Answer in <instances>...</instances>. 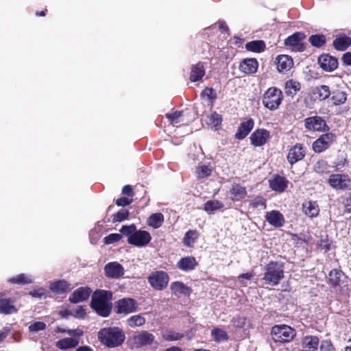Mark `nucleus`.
Wrapping results in <instances>:
<instances>
[{
    "instance_id": "obj_1",
    "label": "nucleus",
    "mask_w": 351,
    "mask_h": 351,
    "mask_svg": "<svg viewBox=\"0 0 351 351\" xmlns=\"http://www.w3.org/2000/svg\"><path fill=\"white\" fill-rule=\"evenodd\" d=\"M112 297L111 291L97 289L92 294L90 306L98 315L107 317L112 312Z\"/></svg>"
},
{
    "instance_id": "obj_2",
    "label": "nucleus",
    "mask_w": 351,
    "mask_h": 351,
    "mask_svg": "<svg viewBox=\"0 0 351 351\" xmlns=\"http://www.w3.org/2000/svg\"><path fill=\"white\" fill-rule=\"evenodd\" d=\"M285 278V263L278 261H270L264 267V274L261 279L264 284L277 286Z\"/></svg>"
},
{
    "instance_id": "obj_3",
    "label": "nucleus",
    "mask_w": 351,
    "mask_h": 351,
    "mask_svg": "<svg viewBox=\"0 0 351 351\" xmlns=\"http://www.w3.org/2000/svg\"><path fill=\"white\" fill-rule=\"evenodd\" d=\"M98 339L108 348H116L122 345L125 336L123 331L118 327L101 328L97 335Z\"/></svg>"
},
{
    "instance_id": "obj_4",
    "label": "nucleus",
    "mask_w": 351,
    "mask_h": 351,
    "mask_svg": "<svg viewBox=\"0 0 351 351\" xmlns=\"http://www.w3.org/2000/svg\"><path fill=\"white\" fill-rule=\"evenodd\" d=\"M271 335L276 343H289L296 336V331L286 324L275 325L271 328Z\"/></svg>"
},
{
    "instance_id": "obj_5",
    "label": "nucleus",
    "mask_w": 351,
    "mask_h": 351,
    "mask_svg": "<svg viewBox=\"0 0 351 351\" xmlns=\"http://www.w3.org/2000/svg\"><path fill=\"white\" fill-rule=\"evenodd\" d=\"M283 99L282 93L280 89L276 87L269 88L263 96V104L270 110L278 108Z\"/></svg>"
},
{
    "instance_id": "obj_6",
    "label": "nucleus",
    "mask_w": 351,
    "mask_h": 351,
    "mask_svg": "<svg viewBox=\"0 0 351 351\" xmlns=\"http://www.w3.org/2000/svg\"><path fill=\"white\" fill-rule=\"evenodd\" d=\"M328 184L336 191L351 190V178L348 174H330L328 179Z\"/></svg>"
},
{
    "instance_id": "obj_7",
    "label": "nucleus",
    "mask_w": 351,
    "mask_h": 351,
    "mask_svg": "<svg viewBox=\"0 0 351 351\" xmlns=\"http://www.w3.org/2000/svg\"><path fill=\"white\" fill-rule=\"evenodd\" d=\"M147 280L154 290L162 291L167 287L169 277L165 271H156L149 275Z\"/></svg>"
},
{
    "instance_id": "obj_8",
    "label": "nucleus",
    "mask_w": 351,
    "mask_h": 351,
    "mask_svg": "<svg viewBox=\"0 0 351 351\" xmlns=\"http://www.w3.org/2000/svg\"><path fill=\"white\" fill-rule=\"evenodd\" d=\"M138 310V302L131 298L118 300L114 303V311L117 314L128 315Z\"/></svg>"
},
{
    "instance_id": "obj_9",
    "label": "nucleus",
    "mask_w": 351,
    "mask_h": 351,
    "mask_svg": "<svg viewBox=\"0 0 351 351\" xmlns=\"http://www.w3.org/2000/svg\"><path fill=\"white\" fill-rule=\"evenodd\" d=\"M336 134L332 132L323 134L313 143V150L315 153H322L328 149L336 141Z\"/></svg>"
},
{
    "instance_id": "obj_10",
    "label": "nucleus",
    "mask_w": 351,
    "mask_h": 351,
    "mask_svg": "<svg viewBox=\"0 0 351 351\" xmlns=\"http://www.w3.org/2000/svg\"><path fill=\"white\" fill-rule=\"evenodd\" d=\"M305 38L306 36L304 33L295 32L285 39V45L291 47L292 51H303L306 48L304 43Z\"/></svg>"
},
{
    "instance_id": "obj_11",
    "label": "nucleus",
    "mask_w": 351,
    "mask_h": 351,
    "mask_svg": "<svg viewBox=\"0 0 351 351\" xmlns=\"http://www.w3.org/2000/svg\"><path fill=\"white\" fill-rule=\"evenodd\" d=\"M306 149L302 143H296L289 149L287 159L291 165L302 160L306 156Z\"/></svg>"
},
{
    "instance_id": "obj_12",
    "label": "nucleus",
    "mask_w": 351,
    "mask_h": 351,
    "mask_svg": "<svg viewBox=\"0 0 351 351\" xmlns=\"http://www.w3.org/2000/svg\"><path fill=\"white\" fill-rule=\"evenodd\" d=\"M152 240V237L146 230H136L135 232L128 238V243L137 247H143L147 245Z\"/></svg>"
},
{
    "instance_id": "obj_13",
    "label": "nucleus",
    "mask_w": 351,
    "mask_h": 351,
    "mask_svg": "<svg viewBox=\"0 0 351 351\" xmlns=\"http://www.w3.org/2000/svg\"><path fill=\"white\" fill-rule=\"evenodd\" d=\"M132 339L136 348H142L151 345L154 341L155 337L147 330H142L136 332Z\"/></svg>"
},
{
    "instance_id": "obj_14",
    "label": "nucleus",
    "mask_w": 351,
    "mask_h": 351,
    "mask_svg": "<svg viewBox=\"0 0 351 351\" xmlns=\"http://www.w3.org/2000/svg\"><path fill=\"white\" fill-rule=\"evenodd\" d=\"M304 125L306 129L313 131H325L329 129L325 120L318 116L306 118L304 120Z\"/></svg>"
},
{
    "instance_id": "obj_15",
    "label": "nucleus",
    "mask_w": 351,
    "mask_h": 351,
    "mask_svg": "<svg viewBox=\"0 0 351 351\" xmlns=\"http://www.w3.org/2000/svg\"><path fill=\"white\" fill-rule=\"evenodd\" d=\"M92 293V289L88 287H81L76 289L69 296V301L72 304H77L87 300Z\"/></svg>"
},
{
    "instance_id": "obj_16",
    "label": "nucleus",
    "mask_w": 351,
    "mask_h": 351,
    "mask_svg": "<svg viewBox=\"0 0 351 351\" xmlns=\"http://www.w3.org/2000/svg\"><path fill=\"white\" fill-rule=\"evenodd\" d=\"M330 90L326 85H319L312 87L308 95L311 99L313 101H323L328 98L330 95Z\"/></svg>"
},
{
    "instance_id": "obj_17",
    "label": "nucleus",
    "mask_w": 351,
    "mask_h": 351,
    "mask_svg": "<svg viewBox=\"0 0 351 351\" xmlns=\"http://www.w3.org/2000/svg\"><path fill=\"white\" fill-rule=\"evenodd\" d=\"M270 137V133L266 129H257L250 136L251 144L254 147L265 145Z\"/></svg>"
},
{
    "instance_id": "obj_18",
    "label": "nucleus",
    "mask_w": 351,
    "mask_h": 351,
    "mask_svg": "<svg viewBox=\"0 0 351 351\" xmlns=\"http://www.w3.org/2000/svg\"><path fill=\"white\" fill-rule=\"evenodd\" d=\"M104 274L109 278L117 279L124 274V268L117 262H110L105 265Z\"/></svg>"
},
{
    "instance_id": "obj_19",
    "label": "nucleus",
    "mask_w": 351,
    "mask_h": 351,
    "mask_svg": "<svg viewBox=\"0 0 351 351\" xmlns=\"http://www.w3.org/2000/svg\"><path fill=\"white\" fill-rule=\"evenodd\" d=\"M229 193L232 202L241 201L247 195L246 187L239 183H233L230 189Z\"/></svg>"
},
{
    "instance_id": "obj_20",
    "label": "nucleus",
    "mask_w": 351,
    "mask_h": 351,
    "mask_svg": "<svg viewBox=\"0 0 351 351\" xmlns=\"http://www.w3.org/2000/svg\"><path fill=\"white\" fill-rule=\"evenodd\" d=\"M170 289L171 293L177 298H180L182 295L189 296L192 291L191 287L180 281L173 282L171 284Z\"/></svg>"
},
{
    "instance_id": "obj_21",
    "label": "nucleus",
    "mask_w": 351,
    "mask_h": 351,
    "mask_svg": "<svg viewBox=\"0 0 351 351\" xmlns=\"http://www.w3.org/2000/svg\"><path fill=\"white\" fill-rule=\"evenodd\" d=\"M267 222L274 228H281L285 223L283 215L278 210L267 212L265 215Z\"/></svg>"
},
{
    "instance_id": "obj_22",
    "label": "nucleus",
    "mask_w": 351,
    "mask_h": 351,
    "mask_svg": "<svg viewBox=\"0 0 351 351\" xmlns=\"http://www.w3.org/2000/svg\"><path fill=\"white\" fill-rule=\"evenodd\" d=\"M254 125V121L252 118L241 122L234 135L235 138L238 140L245 138L253 129Z\"/></svg>"
},
{
    "instance_id": "obj_23",
    "label": "nucleus",
    "mask_w": 351,
    "mask_h": 351,
    "mask_svg": "<svg viewBox=\"0 0 351 351\" xmlns=\"http://www.w3.org/2000/svg\"><path fill=\"white\" fill-rule=\"evenodd\" d=\"M198 265V262L192 256L182 257L177 263V267L184 271H189L195 269Z\"/></svg>"
},
{
    "instance_id": "obj_24",
    "label": "nucleus",
    "mask_w": 351,
    "mask_h": 351,
    "mask_svg": "<svg viewBox=\"0 0 351 351\" xmlns=\"http://www.w3.org/2000/svg\"><path fill=\"white\" fill-rule=\"evenodd\" d=\"M288 183L289 181L285 177L277 175L272 180H269V187L273 191L282 193L287 189Z\"/></svg>"
},
{
    "instance_id": "obj_25",
    "label": "nucleus",
    "mask_w": 351,
    "mask_h": 351,
    "mask_svg": "<svg viewBox=\"0 0 351 351\" xmlns=\"http://www.w3.org/2000/svg\"><path fill=\"white\" fill-rule=\"evenodd\" d=\"M344 276V273L341 269H332L327 277V283L332 288L335 289L340 286L341 279Z\"/></svg>"
},
{
    "instance_id": "obj_26",
    "label": "nucleus",
    "mask_w": 351,
    "mask_h": 351,
    "mask_svg": "<svg viewBox=\"0 0 351 351\" xmlns=\"http://www.w3.org/2000/svg\"><path fill=\"white\" fill-rule=\"evenodd\" d=\"M302 210L309 217H315L319 215V207L317 202L305 201L302 204Z\"/></svg>"
},
{
    "instance_id": "obj_27",
    "label": "nucleus",
    "mask_w": 351,
    "mask_h": 351,
    "mask_svg": "<svg viewBox=\"0 0 351 351\" xmlns=\"http://www.w3.org/2000/svg\"><path fill=\"white\" fill-rule=\"evenodd\" d=\"M14 300L11 298L0 299V314L10 315L16 313L18 309L13 304Z\"/></svg>"
},
{
    "instance_id": "obj_28",
    "label": "nucleus",
    "mask_w": 351,
    "mask_h": 351,
    "mask_svg": "<svg viewBox=\"0 0 351 351\" xmlns=\"http://www.w3.org/2000/svg\"><path fill=\"white\" fill-rule=\"evenodd\" d=\"M71 285L65 280H58L51 282L49 289L54 293L62 294L70 290Z\"/></svg>"
},
{
    "instance_id": "obj_29",
    "label": "nucleus",
    "mask_w": 351,
    "mask_h": 351,
    "mask_svg": "<svg viewBox=\"0 0 351 351\" xmlns=\"http://www.w3.org/2000/svg\"><path fill=\"white\" fill-rule=\"evenodd\" d=\"M199 237V233L197 230H189L185 233L182 243L186 247H193Z\"/></svg>"
},
{
    "instance_id": "obj_30",
    "label": "nucleus",
    "mask_w": 351,
    "mask_h": 351,
    "mask_svg": "<svg viewBox=\"0 0 351 351\" xmlns=\"http://www.w3.org/2000/svg\"><path fill=\"white\" fill-rule=\"evenodd\" d=\"M79 344L77 339L72 337H66L58 340L56 343V346L61 350H68L75 348Z\"/></svg>"
},
{
    "instance_id": "obj_31",
    "label": "nucleus",
    "mask_w": 351,
    "mask_h": 351,
    "mask_svg": "<svg viewBox=\"0 0 351 351\" xmlns=\"http://www.w3.org/2000/svg\"><path fill=\"white\" fill-rule=\"evenodd\" d=\"M163 339L167 341H175L180 340L184 337V334L176 332L173 328H167L162 331L161 333Z\"/></svg>"
},
{
    "instance_id": "obj_32",
    "label": "nucleus",
    "mask_w": 351,
    "mask_h": 351,
    "mask_svg": "<svg viewBox=\"0 0 351 351\" xmlns=\"http://www.w3.org/2000/svg\"><path fill=\"white\" fill-rule=\"evenodd\" d=\"M350 45L351 38L345 35L337 36L333 41L334 47L339 51L346 50Z\"/></svg>"
},
{
    "instance_id": "obj_33",
    "label": "nucleus",
    "mask_w": 351,
    "mask_h": 351,
    "mask_svg": "<svg viewBox=\"0 0 351 351\" xmlns=\"http://www.w3.org/2000/svg\"><path fill=\"white\" fill-rule=\"evenodd\" d=\"M164 221V216L161 213L152 214L147 219V224L154 229L160 228Z\"/></svg>"
},
{
    "instance_id": "obj_34",
    "label": "nucleus",
    "mask_w": 351,
    "mask_h": 351,
    "mask_svg": "<svg viewBox=\"0 0 351 351\" xmlns=\"http://www.w3.org/2000/svg\"><path fill=\"white\" fill-rule=\"evenodd\" d=\"M300 88L301 86L298 82L294 81L293 80H289L285 83V92L287 95L293 97L300 90Z\"/></svg>"
},
{
    "instance_id": "obj_35",
    "label": "nucleus",
    "mask_w": 351,
    "mask_h": 351,
    "mask_svg": "<svg viewBox=\"0 0 351 351\" xmlns=\"http://www.w3.org/2000/svg\"><path fill=\"white\" fill-rule=\"evenodd\" d=\"M125 322L129 327L136 328L145 325L146 319L141 314H138L130 317L126 319Z\"/></svg>"
},
{
    "instance_id": "obj_36",
    "label": "nucleus",
    "mask_w": 351,
    "mask_h": 351,
    "mask_svg": "<svg viewBox=\"0 0 351 351\" xmlns=\"http://www.w3.org/2000/svg\"><path fill=\"white\" fill-rule=\"evenodd\" d=\"M11 284H16L20 285H29L33 282L32 278L25 274H20L16 276H13L8 280Z\"/></svg>"
},
{
    "instance_id": "obj_37",
    "label": "nucleus",
    "mask_w": 351,
    "mask_h": 351,
    "mask_svg": "<svg viewBox=\"0 0 351 351\" xmlns=\"http://www.w3.org/2000/svg\"><path fill=\"white\" fill-rule=\"evenodd\" d=\"M303 344L311 351L317 350L319 347V339L317 336L307 335L303 338Z\"/></svg>"
},
{
    "instance_id": "obj_38",
    "label": "nucleus",
    "mask_w": 351,
    "mask_h": 351,
    "mask_svg": "<svg viewBox=\"0 0 351 351\" xmlns=\"http://www.w3.org/2000/svg\"><path fill=\"white\" fill-rule=\"evenodd\" d=\"M213 171V168L210 165H199L196 167L195 173L197 179H204L209 177Z\"/></svg>"
},
{
    "instance_id": "obj_39",
    "label": "nucleus",
    "mask_w": 351,
    "mask_h": 351,
    "mask_svg": "<svg viewBox=\"0 0 351 351\" xmlns=\"http://www.w3.org/2000/svg\"><path fill=\"white\" fill-rule=\"evenodd\" d=\"M318 64L319 66H337L338 61L335 57L329 54H322L318 58Z\"/></svg>"
},
{
    "instance_id": "obj_40",
    "label": "nucleus",
    "mask_w": 351,
    "mask_h": 351,
    "mask_svg": "<svg viewBox=\"0 0 351 351\" xmlns=\"http://www.w3.org/2000/svg\"><path fill=\"white\" fill-rule=\"evenodd\" d=\"M211 336L213 340L217 343H219L221 341H226L229 339L227 332L219 328H214L211 330Z\"/></svg>"
},
{
    "instance_id": "obj_41",
    "label": "nucleus",
    "mask_w": 351,
    "mask_h": 351,
    "mask_svg": "<svg viewBox=\"0 0 351 351\" xmlns=\"http://www.w3.org/2000/svg\"><path fill=\"white\" fill-rule=\"evenodd\" d=\"M265 43L263 40H253L246 43L245 49L247 51L259 53L264 51Z\"/></svg>"
},
{
    "instance_id": "obj_42",
    "label": "nucleus",
    "mask_w": 351,
    "mask_h": 351,
    "mask_svg": "<svg viewBox=\"0 0 351 351\" xmlns=\"http://www.w3.org/2000/svg\"><path fill=\"white\" fill-rule=\"evenodd\" d=\"M205 73L204 67H191L189 74V80L192 82L200 81L205 75Z\"/></svg>"
},
{
    "instance_id": "obj_43",
    "label": "nucleus",
    "mask_w": 351,
    "mask_h": 351,
    "mask_svg": "<svg viewBox=\"0 0 351 351\" xmlns=\"http://www.w3.org/2000/svg\"><path fill=\"white\" fill-rule=\"evenodd\" d=\"M223 207V204L217 200H208L204 205V210L207 213L220 210Z\"/></svg>"
},
{
    "instance_id": "obj_44",
    "label": "nucleus",
    "mask_w": 351,
    "mask_h": 351,
    "mask_svg": "<svg viewBox=\"0 0 351 351\" xmlns=\"http://www.w3.org/2000/svg\"><path fill=\"white\" fill-rule=\"evenodd\" d=\"M347 99L346 94L344 91L335 90L332 93L331 100L335 106L343 104Z\"/></svg>"
},
{
    "instance_id": "obj_45",
    "label": "nucleus",
    "mask_w": 351,
    "mask_h": 351,
    "mask_svg": "<svg viewBox=\"0 0 351 351\" xmlns=\"http://www.w3.org/2000/svg\"><path fill=\"white\" fill-rule=\"evenodd\" d=\"M275 63L276 66H293L292 58L288 55H279L276 57Z\"/></svg>"
},
{
    "instance_id": "obj_46",
    "label": "nucleus",
    "mask_w": 351,
    "mask_h": 351,
    "mask_svg": "<svg viewBox=\"0 0 351 351\" xmlns=\"http://www.w3.org/2000/svg\"><path fill=\"white\" fill-rule=\"evenodd\" d=\"M202 98H207V99L213 104L217 99V93L213 88L206 87L200 93Z\"/></svg>"
},
{
    "instance_id": "obj_47",
    "label": "nucleus",
    "mask_w": 351,
    "mask_h": 351,
    "mask_svg": "<svg viewBox=\"0 0 351 351\" xmlns=\"http://www.w3.org/2000/svg\"><path fill=\"white\" fill-rule=\"evenodd\" d=\"M112 222H121L126 220L129 217V212L125 209H121L117 213H114L112 216Z\"/></svg>"
},
{
    "instance_id": "obj_48",
    "label": "nucleus",
    "mask_w": 351,
    "mask_h": 351,
    "mask_svg": "<svg viewBox=\"0 0 351 351\" xmlns=\"http://www.w3.org/2000/svg\"><path fill=\"white\" fill-rule=\"evenodd\" d=\"M183 115V112L176 110L171 113H167L166 118L169 120L171 125H176L179 123V119Z\"/></svg>"
},
{
    "instance_id": "obj_49",
    "label": "nucleus",
    "mask_w": 351,
    "mask_h": 351,
    "mask_svg": "<svg viewBox=\"0 0 351 351\" xmlns=\"http://www.w3.org/2000/svg\"><path fill=\"white\" fill-rule=\"evenodd\" d=\"M309 42L313 46L320 47L325 44L326 38L323 35H313L310 36Z\"/></svg>"
},
{
    "instance_id": "obj_50",
    "label": "nucleus",
    "mask_w": 351,
    "mask_h": 351,
    "mask_svg": "<svg viewBox=\"0 0 351 351\" xmlns=\"http://www.w3.org/2000/svg\"><path fill=\"white\" fill-rule=\"evenodd\" d=\"M250 206L253 208H258L259 207L265 208L266 199L262 196H257L250 202Z\"/></svg>"
},
{
    "instance_id": "obj_51",
    "label": "nucleus",
    "mask_w": 351,
    "mask_h": 351,
    "mask_svg": "<svg viewBox=\"0 0 351 351\" xmlns=\"http://www.w3.org/2000/svg\"><path fill=\"white\" fill-rule=\"evenodd\" d=\"M136 230V227L134 224L130 226L124 225L120 229L121 234L127 236L128 238L132 235Z\"/></svg>"
},
{
    "instance_id": "obj_52",
    "label": "nucleus",
    "mask_w": 351,
    "mask_h": 351,
    "mask_svg": "<svg viewBox=\"0 0 351 351\" xmlns=\"http://www.w3.org/2000/svg\"><path fill=\"white\" fill-rule=\"evenodd\" d=\"M123 236L119 233H112L104 237V243L107 245L119 241Z\"/></svg>"
},
{
    "instance_id": "obj_53",
    "label": "nucleus",
    "mask_w": 351,
    "mask_h": 351,
    "mask_svg": "<svg viewBox=\"0 0 351 351\" xmlns=\"http://www.w3.org/2000/svg\"><path fill=\"white\" fill-rule=\"evenodd\" d=\"M210 120L211 123L215 126L216 130H218L222 122V117L219 114L216 112H214L211 114Z\"/></svg>"
},
{
    "instance_id": "obj_54",
    "label": "nucleus",
    "mask_w": 351,
    "mask_h": 351,
    "mask_svg": "<svg viewBox=\"0 0 351 351\" xmlns=\"http://www.w3.org/2000/svg\"><path fill=\"white\" fill-rule=\"evenodd\" d=\"M45 328L46 324L43 322H35L29 326V330L32 332L44 330Z\"/></svg>"
},
{
    "instance_id": "obj_55",
    "label": "nucleus",
    "mask_w": 351,
    "mask_h": 351,
    "mask_svg": "<svg viewBox=\"0 0 351 351\" xmlns=\"http://www.w3.org/2000/svg\"><path fill=\"white\" fill-rule=\"evenodd\" d=\"M85 309L82 306H77L72 315L78 319H84L86 316Z\"/></svg>"
},
{
    "instance_id": "obj_56",
    "label": "nucleus",
    "mask_w": 351,
    "mask_h": 351,
    "mask_svg": "<svg viewBox=\"0 0 351 351\" xmlns=\"http://www.w3.org/2000/svg\"><path fill=\"white\" fill-rule=\"evenodd\" d=\"M343 204L345 213H351V192L344 198Z\"/></svg>"
},
{
    "instance_id": "obj_57",
    "label": "nucleus",
    "mask_w": 351,
    "mask_h": 351,
    "mask_svg": "<svg viewBox=\"0 0 351 351\" xmlns=\"http://www.w3.org/2000/svg\"><path fill=\"white\" fill-rule=\"evenodd\" d=\"M66 334L71 336L72 338L76 339L82 337L84 334V332L82 329H68L66 330Z\"/></svg>"
},
{
    "instance_id": "obj_58",
    "label": "nucleus",
    "mask_w": 351,
    "mask_h": 351,
    "mask_svg": "<svg viewBox=\"0 0 351 351\" xmlns=\"http://www.w3.org/2000/svg\"><path fill=\"white\" fill-rule=\"evenodd\" d=\"M320 250H324V252H328L330 250V243L326 239H321L318 244Z\"/></svg>"
},
{
    "instance_id": "obj_59",
    "label": "nucleus",
    "mask_w": 351,
    "mask_h": 351,
    "mask_svg": "<svg viewBox=\"0 0 351 351\" xmlns=\"http://www.w3.org/2000/svg\"><path fill=\"white\" fill-rule=\"evenodd\" d=\"M132 202V199H128L125 197H122L116 200V204L118 206H125L130 205Z\"/></svg>"
},
{
    "instance_id": "obj_60",
    "label": "nucleus",
    "mask_w": 351,
    "mask_h": 351,
    "mask_svg": "<svg viewBox=\"0 0 351 351\" xmlns=\"http://www.w3.org/2000/svg\"><path fill=\"white\" fill-rule=\"evenodd\" d=\"M258 63L254 58L243 59L240 63V66H258Z\"/></svg>"
},
{
    "instance_id": "obj_61",
    "label": "nucleus",
    "mask_w": 351,
    "mask_h": 351,
    "mask_svg": "<svg viewBox=\"0 0 351 351\" xmlns=\"http://www.w3.org/2000/svg\"><path fill=\"white\" fill-rule=\"evenodd\" d=\"M122 194L128 197H133L134 192L132 187L130 185H125L122 189Z\"/></svg>"
},
{
    "instance_id": "obj_62",
    "label": "nucleus",
    "mask_w": 351,
    "mask_h": 351,
    "mask_svg": "<svg viewBox=\"0 0 351 351\" xmlns=\"http://www.w3.org/2000/svg\"><path fill=\"white\" fill-rule=\"evenodd\" d=\"M10 328L9 327H4L0 331V343L3 342L8 336L10 332Z\"/></svg>"
},
{
    "instance_id": "obj_63",
    "label": "nucleus",
    "mask_w": 351,
    "mask_h": 351,
    "mask_svg": "<svg viewBox=\"0 0 351 351\" xmlns=\"http://www.w3.org/2000/svg\"><path fill=\"white\" fill-rule=\"evenodd\" d=\"M332 348V344L330 341H324L320 346L321 351H330Z\"/></svg>"
},
{
    "instance_id": "obj_64",
    "label": "nucleus",
    "mask_w": 351,
    "mask_h": 351,
    "mask_svg": "<svg viewBox=\"0 0 351 351\" xmlns=\"http://www.w3.org/2000/svg\"><path fill=\"white\" fill-rule=\"evenodd\" d=\"M29 294L34 298H42L45 295V291L43 289H39L29 291Z\"/></svg>"
}]
</instances>
